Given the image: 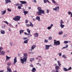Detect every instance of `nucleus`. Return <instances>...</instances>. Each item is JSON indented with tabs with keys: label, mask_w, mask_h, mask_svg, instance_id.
Instances as JSON below:
<instances>
[{
	"label": "nucleus",
	"mask_w": 72,
	"mask_h": 72,
	"mask_svg": "<svg viewBox=\"0 0 72 72\" xmlns=\"http://www.w3.org/2000/svg\"><path fill=\"white\" fill-rule=\"evenodd\" d=\"M38 11L37 12V14L38 15H41L42 14H45V11L41 10V8L40 7H39L37 8Z\"/></svg>",
	"instance_id": "1"
},
{
	"label": "nucleus",
	"mask_w": 72,
	"mask_h": 72,
	"mask_svg": "<svg viewBox=\"0 0 72 72\" xmlns=\"http://www.w3.org/2000/svg\"><path fill=\"white\" fill-rule=\"evenodd\" d=\"M24 56L23 57V59H21L20 60L21 63L24 64V62L27 61V55L24 54Z\"/></svg>",
	"instance_id": "2"
},
{
	"label": "nucleus",
	"mask_w": 72,
	"mask_h": 72,
	"mask_svg": "<svg viewBox=\"0 0 72 72\" xmlns=\"http://www.w3.org/2000/svg\"><path fill=\"white\" fill-rule=\"evenodd\" d=\"M21 18V17L20 16H17L13 18V19L14 21H19L20 20Z\"/></svg>",
	"instance_id": "3"
},
{
	"label": "nucleus",
	"mask_w": 72,
	"mask_h": 72,
	"mask_svg": "<svg viewBox=\"0 0 72 72\" xmlns=\"http://www.w3.org/2000/svg\"><path fill=\"white\" fill-rule=\"evenodd\" d=\"M54 45L56 46L59 45H60V42L58 40L56 41V40H54Z\"/></svg>",
	"instance_id": "4"
},
{
	"label": "nucleus",
	"mask_w": 72,
	"mask_h": 72,
	"mask_svg": "<svg viewBox=\"0 0 72 72\" xmlns=\"http://www.w3.org/2000/svg\"><path fill=\"white\" fill-rule=\"evenodd\" d=\"M59 9V6L55 7V8H53V10H57L56 12H58Z\"/></svg>",
	"instance_id": "5"
},
{
	"label": "nucleus",
	"mask_w": 72,
	"mask_h": 72,
	"mask_svg": "<svg viewBox=\"0 0 72 72\" xmlns=\"http://www.w3.org/2000/svg\"><path fill=\"white\" fill-rule=\"evenodd\" d=\"M17 57H15L14 58V63H13V64L14 65L17 62Z\"/></svg>",
	"instance_id": "6"
},
{
	"label": "nucleus",
	"mask_w": 72,
	"mask_h": 72,
	"mask_svg": "<svg viewBox=\"0 0 72 72\" xmlns=\"http://www.w3.org/2000/svg\"><path fill=\"white\" fill-rule=\"evenodd\" d=\"M51 46V45H46L45 47V50H48L49 49V48Z\"/></svg>",
	"instance_id": "7"
},
{
	"label": "nucleus",
	"mask_w": 72,
	"mask_h": 72,
	"mask_svg": "<svg viewBox=\"0 0 72 72\" xmlns=\"http://www.w3.org/2000/svg\"><path fill=\"white\" fill-rule=\"evenodd\" d=\"M51 1H52L53 3L55 5H57V6H58L59 5V4L57 3H56V2H55V1L54 0H51Z\"/></svg>",
	"instance_id": "8"
},
{
	"label": "nucleus",
	"mask_w": 72,
	"mask_h": 72,
	"mask_svg": "<svg viewBox=\"0 0 72 72\" xmlns=\"http://www.w3.org/2000/svg\"><path fill=\"white\" fill-rule=\"evenodd\" d=\"M36 45L32 46L31 48L30 49V50H31V51H32V50H33L34 48H36Z\"/></svg>",
	"instance_id": "9"
},
{
	"label": "nucleus",
	"mask_w": 72,
	"mask_h": 72,
	"mask_svg": "<svg viewBox=\"0 0 72 72\" xmlns=\"http://www.w3.org/2000/svg\"><path fill=\"white\" fill-rule=\"evenodd\" d=\"M7 71L8 72H12V69H10V67H9V66H7Z\"/></svg>",
	"instance_id": "10"
},
{
	"label": "nucleus",
	"mask_w": 72,
	"mask_h": 72,
	"mask_svg": "<svg viewBox=\"0 0 72 72\" xmlns=\"http://www.w3.org/2000/svg\"><path fill=\"white\" fill-rule=\"evenodd\" d=\"M27 31L28 32V33L29 34V35L30 36H32V35L31 34V33H30V32H31V31H30V30L29 29H27Z\"/></svg>",
	"instance_id": "11"
},
{
	"label": "nucleus",
	"mask_w": 72,
	"mask_h": 72,
	"mask_svg": "<svg viewBox=\"0 0 72 72\" xmlns=\"http://www.w3.org/2000/svg\"><path fill=\"white\" fill-rule=\"evenodd\" d=\"M36 19L38 20L39 22H40L41 20H40V16H37L36 18Z\"/></svg>",
	"instance_id": "12"
},
{
	"label": "nucleus",
	"mask_w": 72,
	"mask_h": 72,
	"mask_svg": "<svg viewBox=\"0 0 72 72\" xmlns=\"http://www.w3.org/2000/svg\"><path fill=\"white\" fill-rule=\"evenodd\" d=\"M20 3H21L22 4H27V2L26 1H20Z\"/></svg>",
	"instance_id": "13"
},
{
	"label": "nucleus",
	"mask_w": 72,
	"mask_h": 72,
	"mask_svg": "<svg viewBox=\"0 0 72 72\" xmlns=\"http://www.w3.org/2000/svg\"><path fill=\"white\" fill-rule=\"evenodd\" d=\"M5 1H6V4H8V3H11V1L10 0H5Z\"/></svg>",
	"instance_id": "14"
},
{
	"label": "nucleus",
	"mask_w": 72,
	"mask_h": 72,
	"mask_svg": "<svg viewBox=\"0 0 72 72\" xmlns=\"http://www.w3.org/2000/svg\"><path fill=\"white\" fill-rule=\"evenodd\" d=\"M36 68H32V72H36Z\"/></svg>",
	"instance_id": "15"
},
{
	"label": "nucleus",
	"mask_w": 72,
	"mask_h": 72,
	"mask_svg": "<svg viewBox=\"0 0 72 72\" xmlns=\"http://www.w3.org/2000/svg\"><path fill=\"white\" fill-rule=\"evenodd\" d=\"M28 40H29V39H28L26 40H24L23 42V44H27L28 43Z\"/></svg>",
	"instance_id": "16"
},
{
	"label": "nucleus",
	"mask_w": 72,
	"mask_h": 72,
	"mask_svg": "<svg viewBox=\"0 0 72 72\" xmlns=\"http://www.w3.org/2000/svg\"><path fill=\"white\" fill-rule=\"evenodd\" d=\"M7 65L8 66L12 65V63L10 62H8L7 63Z\"/></svg>",
	"instance_id": "17"
},
{
	"label": "nucleus",
	"mask_w": 72,
	"mask_h": 72,
	"mask_svg": "<svg viewBox=\"0 0 72 72\" xmlns=\"http://www.w3.org/2000/svg\"><path fill=\"white\" fill-rule=\"evenodd\" d=\"M60 68V67L59 66H55V69L56 70H58Z\"/></svg>",
	"instance_id": "18"
},
{
	"label": "nucleus",
	"mask_w": 72,
	"mask_h": 72,
	"mask_svg": "<svg viewBox=\"0 0 72 72\" xmlns=\"http://www.w3.org/2000/svg\"><path fill=\"white\" fill-rule=\"evenodd\" d=\"M6 10H5L4 11H3L1 12V14L2 15H4V14H5V13H6Z\"/></svg>",
	"instance_id": "19"
},
{
	"label": "nucleus",
	"mask_w": 72,
	"mask_h": 72,
	"mask_svg": "<svg viewBox=\"0 0 72 72\" xmlns=\"http://www.w3.org/2000/svg\"><path fill=\"white\" fill-rule=\"evenodd\" d=\"M1 34H5V31L3 30H1Z\"/></svg>",
	"instance_id": "20"
},
{
	"label": "nucleus",
	"mask_w": 72,
	"mask_h": 72,
	"mask_svg": "<svg viewBox=\"0 0 72 72\" xmlns=\"http://www.w3.org/2000/svg\"><path fill=\"white\" fill-rule=\"evenodd\" d=\"M63 71H65V72H67V71H68V69L66 68H63Z\"/></svg>",
	"instance_id": "21"
},
{
	"label": "nucleus",
	"mask_w": 72,
	"mask_h": 72,
	"mask_svg": "<svg viewBox=\"0 0 72 72\" xmlns=\"http://www.w3.org/2000/svg\"><path fill=\"white\" fill-rule=\"evenodd\" d=\"M34 35L35 37H38L39 36V33H36L34 34Z\"/></svg>",
	"instance_id": "22"
},
{
	"label": "nucleus",
	"mask_w": 72,
	"mask_h": 72,
	"mask_svg": "<svg viewBox=\"0 0 72 72\" xmlns=\"http://www.w3.org/2000/svg\"><path fill=\"white\" fill-rule=\"evenodd\" d=\"M10 58H11V57H9L7 56H6V60H9Z\"/></svg>",
	"instance_id": "23"
},
{
	"label": "nucleus",
	"mask_w": 72,
	"mask_h": 72,
	"mask_svg": "<svg viewBox=\"0 0 72 72\" xmlns=\"http://www.w3.org/2000/svg\"><path fill=\"white\" fill-rule=\"evenodd\" d=\"M24 30H21L20 31V34H22V33H23V32L24 31Z\"/></svg>",
	"instance_id": "24"
},
{
	"label": "nucleus",
	"mask_w": 72,
	"mask_h": 72,
	"mask_svg": "<svg viewBox=\"0 0 72 72\" xmlns=\"http://www.w3.org/2000/svg\"><path fill=\"white\" fill-rule=\"evenodd\" d=\"M24 13V15H26V14L28 13V11H23Z\"/></svg>",
	"instance_id": "25"
},
{
	"label": "nucleus",
	"mask_w": 72,
	"mask_h": 72,
	"mask_svg": "<svg viewBox=\"0 0 72 72\" xmlns=\"http://www.w3.org/2000/svg\"><path fill=\"white\" fill-rule=\"evenodd\" d=\"M63 33V32L62 31H61L60 32L58 33V34L60 35H62Z\"/></svg>",
	"instance_id": "26"
},
{
	"label": "nucleus",
	"mask_w": 72,
	"mask_h": 72,
	"mask_svg": "<svg viewBox=\"0 0 72 72\" xmlns=\"http://www.w3.org/2000/svg\"><path fill=\"white\" fill-rule=\"evenodd\" d=\"M60 27H61V28H63L64 26H65L63 24H61L60 25Z\"/></svg>",
	"instance_id": "27"
},
{
	"label": "nucleus",
	"mask_w": 72,
	"mask_h": 72,
	"mask_svg": "<svg viewBox=\"0 0 72 72\" xmlns=\"http://www.w3.org/2000/svg\"><path fill=\"white\" fill-rule=\"evenodd\" d=\"M10 46H13L14 45V43H12L11 42H10Z\"/></svg>",
	"instance_id": "28"
},
{
	"label": "nucleus",
	"mask_w": 72,
	"mask_h": 72,
	"mask_svg": "<svg viewBox=\"0 0 72 72\" xmlns=\"http://www.w3.org/2000/svg\"><path fill=\"white\" fill-rule=\"evenodd\" d=\"M44 42L45 43H47L48 42V40L47 39H45V40L44 41Z\"/></svg>",
	"instance_id": "29"
},
{
	"label": "nucleus",
	"mask_w": 72,
	"mask_h": 72,
	"mask_svg": "<svg viewBox=\"0 0 72 72\" xmlns=\"http://www.w3.org/2000/svg\"><path fill=\"white\" fill-rule=\"evenodd\" d=\"M63 23H64V22H63V20H61V22H60V24H63Z\"/></svg>",
	"instance_id": "30"
},
{
	"label": "nucleus",
	"mask_w": 72,
	"mask_h": 72,
	"mask_svg": "<svg viewBox=\"0 0 72 72\" xmlns=\"http://www.w3.org/2000/svg\"><path fill=\"white\" fill-rule=\"evenodd\" d=\"M57 63H58V66H61V64H60V63L59 61H58Z\"/></svg>",
	"instance_id": "31"
},
{
	"label": "nucleus",
	"mask_w": 72,
	"mask_h": 72,
	"mask_svg": "<svg viewBox=\"0 0 72 72\" xmlns=\"http://www.w3.org/2000/svg\"><path fill=\"white\" fill-rule=\"evenodd\" d=\"M30 26H31V27H33V24H32V22H30Z\"/></svg>",
	"instance_id": "32"
},
{
	"label": "nucleus",
	"mask_w": 72,
	"mask_h": 72,
	"mask_svg": "<svg viewBox=\"0 0 72 72\" xmlns=\"http://www.w3.org/2000/svg\"><path fill=\"white\" fill-rule=\"evenodd\" d=\"M69 42H71V41H64V43H65V44H68V43Z\"/></svg>",
	"instance_id": "33"
},
{
	"label": "nucleus",
	"mask_w": 72,
	"mask_h": 72,
	"mask_svg": "<svg viewBox=\"0 0 72 72\" xmlns=\"http://www.w3.org/2000/svg\"><path fill=\"white\" fill-rule=\"evenodd\" d=\"M1 53L2 54H4L5 53V51H1Z\"/></svg>",
	"instance_id": "34"
},
{
	"label": "nucleus",
	"mask_w": 72,
	"mask_h": 72,
	"mask_svg": "<svg viewBox=\"0 0 72 72\" xmlns=\"http://www.w3.org/2000/svg\"><path fill=\"white\" fill-rule=\"evenodd\" d=\"M34 60V58H31L30 60V62H32Z\"/></svg>",
	"instance_id": "35"
},
{
	"label": "nucleus",
	"mask_w": 72,
	"mask_h": 72,
	"mask_svg": "<svg viewBox=\"0 0 72 72\" xmlns=\"http://www.w3.org/2000/svg\"><path fill=\"white\" fill-rule=\"evenodd\" d=\"M9 26H10V27H11V28H13V25H12V24H10L9 25Z\"/></svg>",
	"instance_id": "36"
},
{
	"label": "nucleus",
	"mask_w": 72,
	"mask_h": 72,
	"mask_svg": "<svg viewBox=\"0 0 72 72\" xmlns=\"http://www.w3.org/2000/svg\"><path fill=\"white\" fill-rule=\"evenodd\" d=\"M67 36V34H64L63 36V38H65V37H66Z\"/></svg>",
	"instance_id": "37"
},
{
	"label": "nucleus",
	"mask_w": 72,
	"mask_h": 72,
	"mask_svg": "<svg viewBox=\"0 0 72 72\" xmlns=\"http://www.w3.org/2000/svg\"><path fill=\"white\" fill-rule=\"evenodd\" d=\"M48 39L49 40H52V37H49Z\"/></svg>",
	"instance_id": "38"
},
{
	"label": "nucleus",
	"mask_w": 72,
	"mask_h": 72,
	"mask_svg": "<svg viewBox=\"0 0 72 72\" xmlns=\"http://www.w3.org/2000/svg\"><path fill=\"white\" fill-rule=\"evenodd\" d=\"M24 34L25 35H27V36H28V35H29V33H27L25 32L24 33Z\"/></svg>",
	"instance_id": "39"
},
{
	"label": "nucleus",
	"mask_w": 72,
	"mask_h": 72,
	"mask_svg": "<svg viewBox=\"0 0 72 72\" xmlns=\"http://www.w3.org/2000/svg\"><path fill=\"white\" fill-rule=\"evenodd\" d=\"M3 50V48L0 47V53H1V50Z\"/></svg>",
	"instance_id": "40"
},
{
	"label": "nucleus",
	"mask_w": 72,
	"mask_h": 72,
	"mask_svg": "<svg viewBox=\"0 0 72 72\" xmlns=\"http://www.w3.org/2000/svg\"><path fill=\"white\" fill-rule=\"evenodd\" d=\"M3 22H4V23H6L7 24H8V22H7V21H4Z\"/></svg>",
	"instance_id": "41"
},
{
	"label": "nucleus",
	"mask_w": 72,
	"mask_h": 72,
	"mask_svg": "<svg viewBox=\"0 0 72 72\" xmlns=\"http://www.w3.org/2000/svg\"><path fill=\"white\" fill-rule=\"evenodd\" d=\"M51 28L50 27V26L49 27H48L47 28V29L48 30H50V29H51Z\"/></svg>",
	"instance_id": "42"
},
{
	"label": "nucleus",
	"mask_w": 72,
	"mask_h": 72,
	"mask_svg": "<svg viewBox=\"0 0 72 72\" xmlns=\"http://www.w3.org/2000/svg\"><path fill=\"white\" fill-rule=\"evenodd\" d=\"M5 27H6L5 25H3L2 26V28H5Z\"/></svg>",
	"instance_id": "43"
},
{
	"label": "nucleus",
	"mask_w": 72,
	"mask_h": 72,
	"mask_svg": "<svg viewBox=\"0 0 72 72\" xmlns=\"http://www.w3.org/2000/svg\"><path fill=\"white\" fill-rule=\"evenodd\" d=\"M72 69V68L71 67H70L68 69V71H69Z\"/></svg>",
	"instance_id": "44"
},
{
	"label": "nucleus",
	"mask_w": 72,
	"mask_h": 72,
	"mask_svg": "<svg viewBox=\"0 0 72 72\" xmlns=\"http://www.w3.org/2000/svg\"><path fill=\"white\" fill-rule=\"evenodd\" d=\"M26 26L27 27H30V24H26Z\"/></svg>",
	"instance_id": "45"
},
{
	"label": "nucleus",
	"mask_w": 72,
	"mask_h": 72,
	"mask_svg": "<svg viewBox=\"0 0 72 72\" xmlns=\"http://www.w3.org/2000/svg\"><path fill=\"white\" fill-rule=\"evenodd\" d=\"M7 10L9 12H11V11H12V10H10L9 9V8H8L7 9Z\"/></svg>",
	"instance_id": "46"
},
{
	"label": "nucleus",
	"mask_w": 72,
	"mask_h": 72,
	"mask_svg": "<svg viewBox=\"0 0 72 72\" xmlns=\"http://www.w3.org/2000/svg\"><path fill=\"white\" fill-rule=\"evenodd\" d=\"M23 40H27V37H26L23 38Z\"/></svg>",
	"instance_id": "47"
},
{
	"label": "nucleus",
	"mask_w": 72,
	"mask_h": 72,
	"mask_svg": "<svg viewBox=\"0 0 72 72\" xmlns=\"http://www.w3.org/2000/svg\"><path fill=\"white\" fill-rule=\"evenodd\" d=\"M18 9H21V6H19L18 7Z\"/></svg>",
	"instance_id": "48"
},
{
	"label": "nucleus",
	"mask_w": 72,
	"mask_h": 72,
	"mask_svg": "<svg viewBox=\"0 0 72 72\" xmlns=\"http://www.w3.org/2000/svg\"><path fill=\"white\" fill-rule=\"evenodd\" d=\"M62 57L64 58H66V56L64 55H63Z\"/></svg>",
	"instance_id": "49"
},
{
	"label": "nucleus",
	"mask_w": 72,
	"mask_h": 72,
	"mask_svg": "<svg viewBox=\"0 0 72 72\" xmlns=\"http://www.w3.org/2000/svg\"><path fill=\"white\" fill-rule=\"evenodd\" d=\"M53 24H51L50 25V26L51 28H52V27H53Z\"/></svg>",
	"instance_id": "50"
},
{
	"label": "nucleus",
	"mask_w": 72,
	"mask_h": 72,
	"mask_svg": "<svg viewBox=\"0 0 72 72\" xmlns=\"http://www.w3.org/2000/svg\"><path fill=\"white\" fill-rule=\"evenodd\" d=\"M72 14V12H68V14Z\"/></svg>",
	"instance_id": "51"
},
{
	"label": "nucleus",
	"mask_w": 72,
	"mask_h": 72,
	"mask_svg": "<svg viewBox=\"0 0 72 72\" xmlns=\"http://www.w3.org/2000/svg\"><path fill=\"white\" fill-rule=\"evenodd\" d=\"M28 20H26L25 21V23H28Z\"/></svg>",
	"instance_id": "52"
},
{
	"label": "nucleus",
	"mask_w": 72,
	"mask_h": 72,
	"mask_svg": "<svg viewBox=\"0 0 72 72\" xmlns=\"http://www.w3.org/2000/svg\"><path fill=\"white\" fill-rule=\"evenodd\" d=\"M37 64L38 66H41V64H40V63H38Z\"/></svg>",
	"instance_id": "53"
},
{
	"label": "nucleus",
	"mask_w": 72,
	"mask_h": 72,
	"mask_svg": "<svg viewBox=\"0 0 72 72\" xmlns=\"http://www.w3.org/2000/svg\"><path fill=\"white\" fill-rule=\"evenodd\" d=\"M19 4L17 3V4H15V6H18L19 5Z\"/></svg>",
	"instance_id": "54"
},
{
	"label": "nucleus",
	"mask_w": 72,
	"mask_h": 72,
	"mask_svg": "<svg viewBox=\"0 0 72 72\" xmlns=\"http://www.w3.org/2000/svg\"><path fill=\"white\" fill-rule=\"evenodd\" d=\"M49 10H46V13H49Z\"/></svg>",
	"instance_id": "55"
},
{
	"label": "nucleus",
	"mask_w": 72,
	"mask_h": 72,
	"mask_svg": "<svg viewBox=\"0 0 72 72\" xmlns=\"http://www.w3.org/2000/svg\"><path fill=\"white\" fill-rule=\"evenodd\" d=\"M32 1L33 2H35V3H36V0H33Z\"/></svg>",
	"instance_id": "56"
},
{
	"label": "nucleus",
	"mask_w": 72,
	"mask_h": 72,
	"mask_svg": "<svg viewBox=\"0 0 72 72\" xmlns=\"http://www.w3.org/2000/svg\"><path fill=\"white\" fill-rule=\"evenodd\" d=\"M30 67H33V65H32V64H31V65H30Z\"/></svg>",
	"instance_id": "57"
},
{
	"label": "nucleus",
	"mask_w": 72,
	"mask_h": 72,
	"mask_svg": "<svg viewBox=\"0 0 72 72\" xmlns=\"http://www.w3.org/2000/svg\"><path fill=\"white\" fill-rule=\"evenodd\" d=\"M44 3H46V0H43Z\"/></svg>",
	"instance_id": "58"
},
{
	"label": "nucleus",
	"mask_w": 72,
	"mask_h": 72,
	"mask_svg": "<svg viewBox=\"0 0 72 72\" xmlns=\"http://www.w3.org/2000/svg\"><path fill=\"white\" fill-rule=\"evenodd\" d=\"M68 45L67 44L66 45V46L65 47H66V48H68Z\"/></svg>",
	"instance_id": "59"
},
{
	"label": "nucleus",
	"mask_w": 72,
	"mask_h": 72,
	"mask_svg": "<svg viewBox=\"0 0 72 72\" xmlns=\"http://www.w3.org/2000/svg\"><path fill=\"white\" fill-rule=\"evenodd\" d=\"M19 5L21 7L23 6V4H20Z\"/></svg>",
	"instance_id": "60"
},
{
	"label": "nucleus",
	"mask_w": 72,
	"mask_h": 72,
	"mask_svg": "<svg viewBox=\"0 0 72 72\" xmlns=\"http://www.w3.org/2000/svg\"><path fill=\"white\" fill-rule=\"evenodd\" d=\"M30 54H34V52H30Z\"/></svg>",
	"instance_id": "61"
},
{
	"label": "nucleus",
	"mask_w": 72,
	"mask_h": 72,
	"mask_svg": "<svg viewBox=\"0 0 72 72\" xmlns=\"http://www.w3.org/2000/svg\"><path fill=\"white\" fill-rule=\"evenodd\" d=\"M4 72V70H1L0 71V72Z\"/></svg>",
	"instance_id": "62"
},
{
	"label": "nucleus",
	"mask_w": 72,
	"mask_h": 72,
	"mask_svg": "<svg viewBox=\"0 0 72 72\" xmlns=\"http://www.w3.org/2000/svg\"><path fill=\"white\" fill-rule=\"evenodd\" d=\"M51 72H55V70H53L51 71Z\"/></svg>",
	"instance_id": "63"
},
{
	"label": "nucleus",
	"mask_w": 72,
	"mask_h": 72,
	"mask_svg": "<svg viewBox=\"0 0 72 72\" xmlns=\"http://www.w3.org/2000/svg\"><path fill=\"white\" fill-rule=\"evenodd\" d=\"M55 72H59V71H58V70H56L55 71Z\"/></svg>",
	"instance_id": "64"
}]
</instances>
